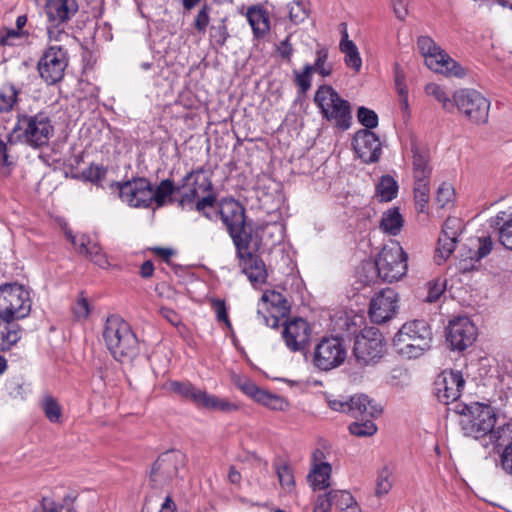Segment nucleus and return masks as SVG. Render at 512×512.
<instances>
[{
  "mask_svg": "<svg viewBox=\"0 0 512 512\" xmlns=\"http://www.w3.org/2000/svg\"><path fill=\"white\" fill-rule=\"evenodd\" d=\"M455 411L461 415L459 425L463 435L479 441L484 448L493 447L512 435L510 424L495 427L497 415L490 405L479 402L459 403Z\"/></svg>",
  "mask_w": 512,
  "mask_h": 512,
  "instance_id": "obj_1",
  "label": "nucleus"
},
{
  "mask_svg": "<svg viewBox=\"0 0 512 512\" xmlns=\"http://www.w3.org/2000/svg\"><path fill=\"white\" fill-rule=\"evenodd\" d=\"M31 310L28 291L18 284L0 286V351L9 350L21 338L17 319L26 317Z\"/></svg>",
  "mask_w": 512,
  "mask_h": 512,
  "instance_id": "obj_2",
  "label": "nucleus"
},
{
  "mask_svg": "<svg viewBox=\"0 0 512 512\" xmlns=\"http://www.w3.org/2000/svg\"><path fill=\"white\" fill-rule=\"evenodd\" d=\"M177 206L182 210H195L212 221L213 216L208 211L217 203L212 180L204 176V168L198 167L189 171L177 184Z\"/></svg>",
  "mask_w": 512,
  "mask_h": 512,
  "instance_id": "obj_3",
  "label": "nucleus"
},
{
  "mask_svg": "<svg viewBox=\"0 0 512 512\" xmlns=\"http://www.w3.org/2000/svg\"><path fill=\"white\" fill-rule=\"evenodd\" d=\"M103 338L107 349L120 363H131L139 354V341L128 322L118 315L107 317Z\"/></svg>",
  "mask_w": 512,
  "mask_h": 512,
  "instance_id": "obj_4",
  "label": "nucleus"
},
{
  "mask_svg": "<svg viewBox=\"0 0 512 512\" xmlns=\"http://www.w3.org/2000/svg\"><path fill=\"white\" fill-rule=\"evenodd\" d=\"M53 135L54 126L47 112L40 111L33 115L18 113L8 142H21L36 149L48 145Z\"/></svg>",
  "mask_w": 512,
  "mask_h": 512,
  "instance_id": "obj_5",
  "label": "nucleus"
},
{
  "mask_svg": "<svg viewBox=\"0 0 512 512\" xmlns=\"http://www.w3.org/2000/svg\"><path fill=\"white\" fill-rule=\"evenodd\" d=\"M432 331L424 320H413L402 325L393 338L397 353L407 358H418L430 349Z\"/></svg>",
  "mask_w": 512,
  "mask_h": 512,
  "instance_id": "obj_6",
  "label": "nucleus"
},
{
  "mask_svg": "<svg viewBox=\"0 0 512 512\" xmlns=\"http://www.w3.org/2000/svg\"><path fill=\"white\" fill-rule=\"evenodd\" d=\"M220 216L223 225L234 245L258 236V228L253 229L246 220L244 206L234 198H224L218 203V210L212 214L213 220Z\"/></svg>",
  "mask_w": 512,
  "mask_h": 512,
  "instance_id": "obj_7",
  "label": "nucleus"
},
{
  "mask_svg": "<svg viewBox=\"0 0 512 512\" xmlns=\"http://www.w3.org/2000/svg\"><path fill=\"white\" fill-rule=\"evenodd\" d=\"M408 254L399 243L384 246L375 261H368L366 269L371 277H381L385 282L392 283L406 275Z\"/></svg>",
  "mask_w": 512,
  "mask_h": 512,
  "instance_id": "obj_8",
  "label": "nucleus"
},
{
  "mask_svg": "<svg viewBox=\"0 0 512 512\" xmlns=\"http://www.w3.org/2000/svg\"><path fill=\"white\" fill-rule=\"evenodd\" d=\"M314 102L320 108L323 117L333 122L337 128L347 130L351 126L350 103L341 98L331 86H320L315 93Z\"/></svg>",
  "mask_w": 512,
  "mask_h": 512,
  "instance_id": "obj_9",
  "label": "nucleus"
},
{
  "mask_svg": "<svg viewBox=\"0 0 512 512\" xmlns=\"http://www.w3.org/2000/svg\"><path fill=\"white\" fill-rule=\"evenodd\" d=\"M260 245L259 236L234 245L238 266L253 286L266 283L268 278L266 265L258 255Z\"/></svg>",
  "mask_w": 512,
  "mask_h": 512,
  "instance_id": "obj_10",
  "label": "nucleus"
},
{
  "mask_svg": "<svg viewBox=\"0 0 512 512\" xmlns=\"http://www.w3.org/2000/svg\"><path fill=\"white\" fill-rule=\"evenodd\" d=\"M417 47L429 69L457 78H463L466 75L465 69L441 49L431 37H418Z\"/></svg>",
  "mask_w": 512,
  "mask_h": 512,
  "instance_id": "obj_11",
  "label": "nucleus"
},
{
  "mask_svg": "<svg viewBox=\"0 0 512 512\" xmlns=\"http://www.w3.org/2000/svg\"><path fill=\"white\" fill-rule=\"evenodd\" d=\"M168 390L184 400L190 401L196 406L209 410L222 412L236 411L238 406L226 399L210 395L207 392L196 388L188 381L173 380L168 383Z\"/></svg>",
  "mask_w": 512,
  "mask_h": 512,
  "instance_id": "obj_12",
  "label": "nucleus"
},
{
  "mask_svg": "<svg viewBox=\"0 0 512 512\" xmlns=\"http://www.w3.org/2000/svg\"><path fill=\"white\" fill-rule=\"evenodd\" d=\"M454 107L470 122L480 125L488 121L490 101L475 89H460L454 92Z\"/></svg>",
  "mask_w": 512,
  "mask_h": 512,
  "instance_id": "obj_13",
  "label": "nucleus"
},
{
  "mask_svg": "<svg viewBox=\"0 0 512 512\" xmlns=\"http://www.w3.org/2000/svg\"><path fill=\"white\" fill-rule=\"evenodd\" d=\"M384 351V338L376 327H365L355 339L353 353L356 360L362 365L378 362Z\"/></svg>",
  "mask_w": 512,
  "mask_h": 512,
  "instance_id": "obj_14",
  "label": "nucleus"
},
{
  "mask_svg": "<svg viewBox=\"0 0 512 512\" xmlns=\"http://www.w3.org/2000/svg\"><path fill=\"white\" fill-rule=\"evenodd\" d=\"M68 64L67 49L61 45H51L44 50L38 61L37 69L40 77L48 85H53L62 80Z\"/></svg>",
  "mask_w": 512,
  "mask_h": 512,
  "instance_id": "obj_15",
  "label": "nucleus"
},
{
  "mask_svg": "<svg viewBox=\"0 0 512 512\" xmlns=\"http://www.w3.org/2000/svg\"><path fill=\"white\" fill-rule=\"evenodd\" d=\"M110 188L117 191L119 198L130 207H150L151 182L145 177H134L124 182H112Z\"/></svg>",
  "mask_w": 512,
  "mask_h": 512,
  "instance_id": "obj_16",
  "label": "nucleus"
},
{
  "mask_svg": "<svg viewBox=\"0 0 512 512\" xmlns=\"http://www.w3.org/2000/svg\"><path fill=\"white\" fill-rule=\"evenodd\" d=\"M346 348L338 337H325L314 348L313 365L321 371H330L346 359Z\"/></svg>",
  "mask_w": 512,
  "mask_h": 512,
  "instance_id": "obj_17",
  "label": "nucleus"
},
{
  "mask_svg": "<svg viewBox=\"0 0 512 512\" xmlns=\"http://www.w3.org/2000/svg\"><path fill=\"white\" fill-rule=\"evenodd\" d=\"M184 458V454L179 450H168L160 454L150 471L153 487H163L176 478L179 469L184 465Z\"/></svg>",
  "mask_w": 512,
  "mask_h": 512,
  "instance_id": "obj_18",
  "label": "nucleus"
},
{
  "mask_svg": "<svg viewBox=\"0 0 512 512\" xmlns=\"http://www.w3.org/2000/svg\"><path fill=\"white\" fill-rule=\"evenodd\" d=\"M477 335V328L468 317L451 320L446 329V339L452 350H465L475 342Z\"/></svg>",
  "mask_w": 512,
  "mask_h": 512,
  "instance_id": "obj_19",
  "label": "nucleus"
},
{
  "mask_svg": "<svg viewBox=\"0 0 512 512\" xmlns=\"http://www.w3.org/2000/svg\"><path fill=\"white\" fill-rule=\"evenodd\" d=\"M465 386V379L460 371L444 370L434 382L435 395L444 404L456 401Z\"/></svg>",
  "mask_w": 512,
  "mask_h": 512,
  "instance_id": "obj_20",
  "label": "nucleus"
},
{
  "mask_svg": "<svg viewBox=\"0 0 512 512\" xmlns=\"http://www.w3.org/2000/svg\"><path fill=\"white\" fill-rule=\"evenodd\" d=\"M398 294L391 288L378 292L370 301L369 316L372 322L381 324L392 319L398 309Z\"/></svg>",
  "mask_w": 512,
  "mask_h": 512,
  "instance_id": "obj_21",
  "label": "nucleus"
},
{
  "mask_svg": "<svg viewBox=\"0 0 512 512\" xmlns=\"http://www.w3.org/2000/svg\"><path fill=\"white\" fill-rule=\"evenodd\" d=\"M311 327L303 318H293L284 323L282 337L292 352H304L311 340Z\"/></svg>",
  "mask_w": 512,
  "mask_h": 512,
  "instance_id": "obj_22",
  "label": "nucleus"
},
{
  "mask_svg": "<svg viewBox=\"0 0 512 512\" xmlns=\"http://www.w3.org/2000/svg\"><path fill=\"white\" fill-rule=\"evenodd\" d=\"M235 384L245 395L271 410L284 411L288 407V402L283 397L261 389L247 377L238 376Z\"/></svg>",
  "mask_w": 512,
  "mask_h": 512,
  "instance_id": "obj_23",
  "label": "nucleus"
},
{
  "mask_svg": "<svg viewBox=\"0 0 512 512\" xmlns=\"http://www.w3.org/2000/svg\"><path fill=\"white\" fill-rule=\"evenodd\" d=\"M353 148L358 157L366 164L377 162L382 154L379 137L368 129H361L355 133Z\"/></svg>",
  "mask_w": 512,
  "mask_h": 512,
  "instance_id": "obj_24",
  "label": "nucleus"
},
{
  "mask_svg": "<svg viewBox=\"0 0 512 512\" xmlns=\"http://www.w3.org/2000/svg\"><path fill=\"white\" fill-rule=\"evenodd\" d=\"M464 229L463 222L457 217H448L438 238L437 258L445 261L454 252L458 237Z\"/></svg>",
  "mask_w": 512,
  "mask_h": 512,
  "instance_id": "obj_25",
  "label": "nucleus"
},
{
  "mask_svg": "<svg viewBox=\"0 0 512 512\" xmlns=\"http://www.w3.org/2000/svg\"><path fill=\"white\" fill-rule=\"evenodd\" d=\"M76 0H47L45 11L51 23L63 24L69 21L77 12Z\"/></svg>",
  "mask_w": 512,
  "mask_h": 512,
  "instance_id": "obj_26",
  "label": "nucleus"
},
{
  "mask_svg": "<svg viewBox=\"0 0 512 512\" xmlns=\"http://www.w3.org/2000/svg\"><path fill=\"white\" fill-rule=\"evenodd\" d=\"M351 417L377 418L382 413V407L366 394H356L350 397Z\"/></svg>",
  "mask_w": 512,
  "mask_h": 512,
  "instance_id": "obj_27",
  "label": "nucleus"
},
{
  "mask_svg": "<svg viewBox=\"0 0 512 512\" xmlns=\"http://www.w3.org/2000/svg\"><path fill=\"white\" fill-rule=\"evenodd\" d=\"M412 170L415 179H430L432 166L430 163V152L427 148L416 143L411 144Z\"/></svg>",
  "mask_w": 512,
  "mask_h": 512,
  "instance_id": "obj_28",
  "label": "nucleus"
},
{
  "mask_svg": "<svg viewBox=\"0 0 512 512\" xmlns=\"http://www.w3.org/2000/svg\"><path fill=\"white\" fill-rule=\"evenodd\" d=\"M71 241L80 254L87 256L100 268H107L109 266L108 259L102 252L101 247L97 243H92L87 236L82 235L78 240L75 237H71Z\"/></svg>",
  "mask_w": 512,
  "mask_h": 512,
  "instance_id": "obj_29",
  "label": "nucleus"
},
{
  "mask_svg": "<svg viewBox=\"0 0 512 512\" xmlns=\"http://www.w3.org/2000/svg\"><path fill=\"white\" fill-rule=\"evenodd\" d=\"M176 193H178L177 184L170 178L160 181L156 188H153L151 184L150 205L155 203L157 208H161L167 202H177V199L173 197Z\"/></svg>",
  "mask_w": 512,
  "mask_h": 512,
  "instance_id": "obj_30",
  "label": "nucleus"
},
{
  "mask_svg": "<svg viewBox=\"0 0 512 512\" xmlns=\"http://www.w3.org/2000/svg\"><path fill=\"white\" fill-rule=\"evenodd\" d=\"M247 20L252 28L255 38H263L270 30V20L266 10L258 6L247 9Z\"/></svg>",
  "mask_w": 512,
  "mask_h": 512,
  "instance_id": "obj_31",
  "label": "nucleus"
},
{
  "mask_svg": "<svg viewBox=\"0 0 512 512\" xmlns=\"http://www.w3.org/2000/svg\"><path fill=\"white\" fill-rule=\"evenodd\" d=\"M331 471V465L327 462L314 464L313 469L307 476L313 490H324L330 486Z\"/></svg>",
  "mask_w": 512,
  "mask_h": 512,
  "instance_id": "obj_32",
  "label": "nucleus"
},
{
  "mask_svg": "<svg viewBox=\"0 0 512 512\" xmlns=\"http://www.w3.org/2000/svg\"><path fill=\"white\" fill-rule=\"evenodd\" d=\"M403 223L404 220L399 212V208L393 207L383 213L380 227L386 233L396 236L400 233Z\"/></svg>",
  "mask_w": 512,
  "mask_h": 512,
  "instance_id": "obj_33",
  "label": "nucleus"
},
{
  "mask_svg": "<svg viewBox=\"0 0 512 512\" xmlns=\"http://www.w3.org/2000/svg\"><path fill=\"white\" fill-rule=\"evenodd\" d=\"M471 244L473 247H470L468 252L462 253L461 256L475 262L489 255L493 248V242L489 236L477 238L471 241Z\"/></svg>",
  "mask_w": 512,
  "mask_h": 512,
  "instance_id": "obj_34",
  "label": "nucleus"
},
{
  "mask_svg": "<svg viewBox=\"0 0 512 512\" xmlns=\"http://www.w3.org/2000/svg\"><path fill=\"white\" fill-rule=\"evenodd\" d=\"M316 59L310 64L312 71L318 73L322 77H329L333 72V64L328 62L329 51L325 46L317 45L315 52Z\"/></svg>",
  "mask_w": 512,
  "mask_h": 512,
  "instance_id": "obj_35",
  "label": "nucleus"
},
{
  "mask_svg": "<svg viewBox=\"0 0 512 512\" xmlns=\"http://www.w3.org/2000/svg\"><path fill=\"white\" fill-rule=\"evenodd\" d=\"M398 183L397 181L390 175H383L377 186V196L382 202L392 201L398 193Z\"/></svg>",
  "mask_w": 512,
  "mask_h": 512,
  "instance_id": "obj_36",
  "label": "nucleus"
},
{
  "mask_svg": "<svg viewBox=\"0 0 512 512\" xmlns=\"http://www.w3.org/2000/svg\"><path fill=\"white\" fill-rule=\"evenodd\" d=\"M413 191L417 211L424 212L430 198V179H415Z\"/></svg>",
  "mask_w": 512,
  "mask_h": 512,
  "instance_id": "obj_37",
  "label": "nucleus"
},
{
  "mask_svg": "<svg viewBox=\"0 0 512 512\" xmlns=\"http://www.w3.org/2000/svg\"><path fill=\"white\" fill-rule=\"evenodd\" d=\"M269 303L275 312L281 317H286L290 313V305L283 294L276 291H266L261 298Z\"/></svg>",
  "mask_w": 512,
  "mask_h": 512,
  "instance_id": "obj_38",
  "label": "nucleus"
},
{
  "mask_svg": "<svg viewBox=\"0 0 512 512\" xmlns=\"http://www.w3.org/2000/svg\"><path fill=\"white\" fill-rule=\"evenodd\" d=\"M40 406L46 418L51 423L62 422V408L56 398L51 395H46L41 400Z\"/></svg>",
  "mask_w": 512,
  "mask_h": 512,
  "instance_id": "obj_39",
  "label": "nucleus"
},
{
  "mask_svg": "<svg viewBox=\"0 0 512 512\" xmlns=\"http://www.w3.org/2000/svg\"><path fill=\"white\" fill-rule=\"evenodd\" d=\"M290 21L295 24L303 23L310 14L309 0H294L288 5Z\"/></svg>",
  "mask_w": 512,
  "mask_h": 512,
  "instance_id": "obj_40",
  "label": "nucleus"
},
{
  "mask_svg": "<svg viewBox=\"0 0 512 512\" xmlns=\"http://www.w3.org/2000/svg\"><path fill=\"white\" fill-rule=\"evenodd\" d=\"M375 418H359L349 425V431L352 435L357 437L372 436L377 431V426L374 423Z\"/></svg>",
  "mask_w": 512,
  "mask_h": 512,
  "instance_id": "obj_41",
  "label": "nucleus"
},
{
  "mask_svg": "<svg viewBox=\"0 0 512 512\" xmlns=\"http://www.w3.org/2000/svg\"><path fill=\"white\" fill-rule=\"evenodd\" d=\"M425 92L427 95L434 97L444 110L451 112L454 108V99H450L446 91L438 84L429 83L425 86Z\"/></svg>",
  "mask_w": 512,
  "mask_h": 512,
  "instance_id": "obj_42",
  "label": "nucleus"
},
{
  "mask_svg": "<svg viewBox=\"0 0 512 512\" xmlns=\"http://www.w3.org/2000/svg\"><path fill=\"white\" fill-rule=\"evenodd\" d=\"M339 50L344 54V62L347 67L359 72L362 67V59L355 43L345 44Z\"/></svg>",
  "mask_w": 512,
  "mask_h": 512,
  "instance_id": "obj_43",
  "label": "nucleus"
},
{
  "mask_svg": "<svg viewBox=\"0 0 512 512\" xmlns=\"http://www.w3.org/2000/svg\"><path fill=\"white\" fill-rule=\"evenodd\" d=\"M18 90L12 84H6L0 90V112L11 110L17 102Z\"/></svg>",
  "mask_w": 512,
  "mask_h": 512,
  "instance_id": "obj_44",
  "label": "nucleus"
},
{
  "mask_svg": "<svg viewBox=\"0 0 512 512\" xmlns=\"http://www.w3.org/2000/svg\"><path fill=\"white\" fill-rule=\"evenodd\" d=\"M313 73L310 64H305L301 71H293L294 83L302 94H305L311 88Z\"/></svg>",
  "mask_w": 512,
  "mask_h": 512,
  "instance_id": "obj_45",
  "label": "nucleus"
},
{
  "mask_svg": "<svg viewBox=\"0 0 512 512\" xmlns=\"http://www.w3.org/2000/svg\"><path fill=\"white\" fill-rule=\"evenodd\" d=\"M505 441L497 442L493 447H504L501 453V467L509 475H512V434Z\"/></svg>",
  "mask_w": 512,
  "mask_h": 512,
  "instance_id": "obj_46",
  "label": "nucleus"
},
{
  "mask_svg": "<svg viewBox=\"0 0 512 512\" xmlns=\"http://www.w3.org/2000/svg\"><path fill=\"white\" fill-rule=\"evenodd\" d=\"M106 174L107 168L102 165H96L94 163L82 171V177L84 180L89 181L95 185H99L101 181L106 177Z\"/></svg>",
  "mask_w": 512,
  "mask_h": 512,
  "instance_id": "obj_47",
  "label": "nucleus"
},
{
  "mask_svg": "<svg viewBox=\"0 0 512 512\" xmlns=\"http://www.w3.org/2000/svg\"><path fill=\"white\" fill-rule=\"evenodd\" d=\"M392 473L388 467H384L378 474L376 480V495L382 496L387 494L392 488Z\"/></svg>",
  "mask_w": 512,
  "mask_h": 512,
  "instance_id": "obj_48",
  "label": "nucleus"
},
{
  "mask_svg": "<svg viewBox=\"0 0 512 512\" xmlns=\"http://www.w3.org/2000/svg\"><path fill=\"white\" fill-rule=\"evenodd\" d=\"M357 118L365 129L371 130L378 125V115L376 112L364 106L358 108Z\"/></svg>",
  "mask_w": 512,
  "mask_h": 512,
  "instance_id": "obj_49",
  "label": "nucleus"
},
{
  "mask_svg": "<svg viewBox=\"0 0 512 512\" xmlns=\"http://www.w3.org/2000/svg\"><path fill=\"white\" fill-rule=\"evenodd\" d=\"M329 492L333 505L339 508L340 511L343 509V507L354 504V497L350 492L346 490H331Z\"/></svg>",
  "mask_w": 512,
  "mask_h": 512,
  "instance_id": "obj_50",
  "label": "nucleus"
},
{
  "mask_svg": "<svg viewBox=\"0 0 512 512\" xmlns=\"http://www.w3.org/2000/svg\"><path fill=\"white\" fill-rule=\"evenodd\" d=\"M211 305L216 314L217 320L224 323L228 329L232 330V324L228 317L225 301L222 299H212Z\"/></svg>",
  "mask_w": 512,
  "mask_h": 512,
  "instance_id": "obj_51",
  "label": "nucleus"
},
{
  "mask_svg": "<svg viewBox=\"0 0 512 512\" xmlns=\"http://www.w3.org/2000/svg\"><path fill=\"white\" fill-rule=\"evenodd\" d=\"M276 474L282 487L290 488L294 486V475L288 465L282 464L277 466Z\"/></svg>",
  "mask_w": 512,
  "mask_h": 512,
  "instance_id": "obj_52",
  "label": "nucleus"
},
{
  "mask_svg": "<svg viewBox=\"0 0 512 512\" xmlns=\"http://www.w3.org/2000/svg\"><path fill=\"white\" fill-rule=\"evenodd\" d=\"M499 241L506 249L512 250V218L500 227Z\"/></svg>",
  "mask_w": 512,
  "mask_h": 512,
  "instance_id": "obj_53",
  "label": "nucleus"
},
{
  "mask_svg": "<svg viewBox=\"0 0 512 512\" xmlns=\"http://www.w3.org/2000/svg\"><path fill=\"white\" fill-rule=\"evenodd\" d=\"M290 39L291 34H289L283 41H281L276 48L279 56L287 62L291 61L292 55L294 53V48L290 42Z\"/></svg>",
  "mask_w": 512,
  "mask_h": 512,
  "instance_id": "obj_54",
  "label": "nucleus"
},
{
  "mask_svg": "<svg viewBox=\"0 0 512 512\" xmlns=\"http://www.w3.org/2000/svg\"><path fill=\"white\" fill-rule=\"evenodd\" d=\"M47 34L50 41L61 42L69 38V34L61 28V24L57 23H52V25L47 28Z\"/></svg>",
  "mask_w": 512,
  "mask_h": 512,
  "instance_id": "obj_55",
  "label": "nucleus"
},
{
  "mask_svg": "<svg viewBox=\"0 0 512 512\" xmlns=\"http://www.w3.org/2000/svg\"><path fill=\"white\" fill-rule=\"evenodd\" d=\"M445 286L444 283L437 280L429 283L428 286V295H427V302H435L439 299L441 294L444 292Z\"/></svg>",
  "mask_w": 512,
  "mask_h": 512,
  "instance_id": "obj_56",
  "label": "nucleus"
},
{
  "mask_svg": "<svg viewBox=\"0 0 512 512\" xmlns=\"http://www.w3.org/2000/svg\"><path fill=\"white\" fill-rule=\"evenodd\" d=\"M332 506L333 502L328 492L317 497L313 512H330Z\"/></svg>",
  "mask_w": 512,
  "mask_h": 512,
  "instance_id": "obj_57",
  "label": "nucleus"
},
{
  "mask_svg": "<svg viewBox=\"0 0 512 512\" xmlns=\"http://www.w3.org/2000/svg\"><path fill=\"white\" fill-rule=\"evenodd\" d=\"M209 24V8L208 6H203L198 12L195 19V29L198 32H204Z\"/></svg>",
  "mask_w": 512,
  "mask_h": 512,
  "instance_id": "obj_58",
  "label": "nucleus"
},
{
  "mask_svg": "<svg viewBox=\"0 0 512 512\" xmlns=\"http://www.w3.org/2000/svg\"><path fill=\"white\" fill-rule=\"evenodd\" d=\"M73 312L78 318H86L90 313V306L86 298H80L77 300L73 307Z\"/></svg>",
  "mask_w": 512,
  "mask_h": 512,
  "instance_id": "obj_59",
  "label": "nucleus"
},
{
  "mask_svg": "<svg viewBox=\"0 0 512 512\" xmlns=\"http://www.w3.org/2000/svg\"><path fill=\"white\" fill-rule=\"evenodd\" d=\"M329 407L338 412L346 413L351 416V405L349 400L333 399L328 402Z\"/></svg>",
  "mask_w": 512,
  "mask_h": 512,
  "instance_id": "obj_60",
  "label": "nucleus"
},
{
  "mask_svg": "<svg viewBox=\"0 0 512 512\" xmlns=\"http://www.w3.org/2000/svg\"><path fill=\"white\" fill-rule=\"evenodd\" d=\"M452 195L453 191L450 186L442 184L437 191V201L442 207H444L448 202H450Z\"/></svg>",
  "mask_w": 512,
  "mask_h": 512,
  "instance_id": "obj_61",
  "label": "nucleus"
},
{
  "mask_svg": "<svg viewBox=\"0 0 512 512\" xmlns=\"http://www.w3.org/2000/svg\"><path fill=\"white\" fill-rule=\"evenodd\" d=\"M367 262L368 261H365L361 264L359 270H358V277H359V280L364 284V285H371V284H374L377 282V280L380 278V277H371V274L370 272L366 269V265H367Z\"/></svg>",
  "mask_w": 512,
  "mask_h": 512,
  "instance_id": "obj_62",
  "label": "nucleus"
},
{
  "mask_svg": "<svg viewBox=\"0 0 512 512\" xmlns=\"http://www.w3.org/2000/svg\"><path fill=\"white\" fill-rule=\"evenodd\" d=\"M394 13L400 20H404L408 14L406 0H391Z\"/></svg>",
  "mask_w": 512,
  "mask_h": 512,
  "instance_id": "obj_63",
  "label": "nucleus"
},
{
  "mask_svg": "<svg viewBox=\"0 0 512 512\" xmlns=\"http://www.w3.org/2000/svg\"><path fill=\"white\" fill-rule=\"evenodd\" d=\"M160 313L173 326H178L181 323L179 315L170 308L162 307Z\"/></svg>",
  "mask_w": 512,
  "mask_h": 512,
  "instance_id": "obj_64",
  "label": "nucleus"
}]
</instances>
